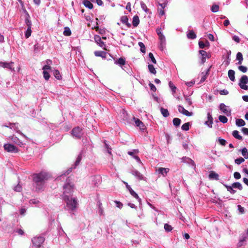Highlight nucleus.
<instances>
[{
	"mask_svg": "<svg viewBox=\"0 0 248 248\" xmlns=\"http://www.w3.org/2000/svg\"><path fill=\"white\" fill-rule=\"evenodd\" d=\"M72 171V168H70L68 169L64 173L58 176L56 180L57 181L61 180L63 181L64 180H66V182L65 184L63 185V193L62 195V197L64 195H68L69 196H71V194L73 192L74 189V185H72L70 182V179L68 177H67V175L71 172Z\"/></svg>",
	"mask_w": 248,
	"mask_h": 248,
	"instance_id": "1",
	"label": "nucleus"
},
{
	"mask_svg": "<svg viewBox=\"0 0 248 248\" xmlns=\"http://www.w3.org/2000/svg\"><path fill=\"white\" fill-rule=\"evenodd\" d=\"M49 177V174L45 171L34 174L33 175V180L35 184L36 189L38 191L42 190L44 187L45 181Z\"/></svg>",
	"mask_w": 248,
	"mask_h": 248,
	"instance_id": "2",
	"label": "nucleus"
},
{
	"mask_svg": "<svg viewBox=\"0 0 248 248\" xmlns=\"http://www.w3.org/2000/svg\"><path fill=\"white\" fill-rule=\"evenodd\" d=\"M62 199L66 203L65 209L74 215V212L77 210L78 205L77 198H73L68 195H64Z\"/></svg>",
	"mask_w": 248,
	"mask_h": 248,
	"instance_id": "3",
	"label": "nucleus"
},
{
	"mask_svg": "<svg viewBox=\"0 0 248 248\" xmlns=\"http://www.w3.org/2000/svg\"><path fill=\"white\" fill-rule=\"evenodd\" d=\"M45 241V238L43 236L35 237L32 238V246L34 248H40L41 245Z\"/></svg>",
	"mask_w": 248,
	"mask_h": 248,
	"instance_id": "4",
	"label": "nucleus"
},
{
	"mask_svg": "<svg viewBox=\"0 0 248 248\" xmlns=\"http://www.w3.org/2000/svg\"><path fill=\"white\" fill-rule=\"evenodd\" d=\"M71 134L75 138L80 139L82 137L83 133L82 132V129L79 126H77L72 129Z\"/></svg>",
	"mask_w": 248,
	"mask_h": 248,
	"instance_id": "5",
	"label": "nucleus"
},
{
	"mask_svg": "<svg viewBox=\"0 0 248 248\" xmlns=\"http://www.w3.org/2000/svg\"><path fill=\"white\" fill-rule=\"evenodd\" d=\"M219 108L221 112L227 116L231 115L232 110L229 106H226L224 103H221L219 106Z\"/></svg>",
	"mask_w": 248,
	"mask_h": 248,
	"instance_id": "6",
	"label": "nucleus"
},
{
	"mask_svg": "<svg viewBox=\"0 0 248 248\" xmlns=\"http://www.w3.org/2000/svg\"><path fill=\"white\" fill-rule=\"evenodd\" d=\"M247 84H248V77L246 75H243L240 79L239 86L241 89L247 90L248 87Z\"/></svg>",
	"mask_w": 248,
	"mask_h": 248,
	"instance_id": "7",
	"label": "nucleus"
},
{
	"mask_svg": "<svg viewBox=\"0 0 248 248\" xmlns=\"http://www.w3.org/2000/svg\"><path fill=\"white\" fill-rule=\"evenodd\" d=\"M4 149L9 153H16L18 152V149L13 144L9 143H6L3 146Z\"/></svg>",
	"mask_w": 248,
	"mask_h": 248,
	"instance_id": "8",
	"label": "nucleus"
},
{
	"mask_svg": "<svg viewBox=\"0 0 248 248\" xmlns=\"http://www.w3.org/2000/svg\"><path fill=\"white\" fill-rule=\"evenodd\" d=\"M159 42L158 47L159 49L162 51L165 49L166 45V38L165 36H162L161 37H159Z\"/></svg>",
	"mask_w": 248,
	"mask_h": 248,
	"instance_id": "9",
	"label": "nucleus"
},
{
	"mask_svg": "<svg viewBox=\"0 0 248 248\" xmlns=\"http://www.w3.org/2000/svg\"><path fill=\"white\" fill-rule=\"evenodd\" d=\"M138 153V149H134L131 151H128L127 154L131 156L133 158H134L138 163L141 164L142 163L140 157L138 156L135 155V154H137Z\"/></svg>",
	"mask_w": 248,
	"mask_h": 248,
	"instance_id": "10",
	"label": "nucleus"
},
{
	"mask_svg": "<svg viewBox=\"0 0 248 248\" xmlns=\"http://www.w3.org/2000/svg\"><path fill=\"white\" fill-rule=\"evenodd\" d=\"M199 54L201 55V56L200 57L201 61V64H202L205 62L206 59L207 58H209L210 56H209V55H208L207 53L204 50H199Z\"/></svg>",
	"mask_w": 248,
	"mask_h": 248,
	"instance_id": "11",
	"label": "nucleus"
},
{
	"mask_svg": "<svg viewBox=\"0 0 248 248\" xmlns=\"http://www.w3.org/2000/svg\"><path fill=\"white\" fill-rule=\"evenodd\" d=\"M248 238V234L245 233H242L239 237V242L237 245L239 247H240L244 245L245 242Z\"/></svg>",
	"mask_w": 248,
	"mask_h": 248,
	"instance_id": "12",
	"label": "nucleus"
},
{
	"mask_svg": "<svg viewBox=\"0 0 248 248\" xmlns=\"http://www.w3.org/2000/svg\"><path fill=\"white\" fill-rule=\"evenodd\" d=\"M13 63H14V62H0V67L5 68H7L12 71H15L14 68L12 67Z\"/></svg>",
	"mask_w": 248,
	"mask_h": 248,
	"instance_id": "13",
	"label": "nucleus"
},
{
	"mask_svg": "<svg viewBox=\"0 0 248 248\" xmlns=\"http://www.w3.org/2000/svg\"><path fill=\"white\" fill-rule=\"evenodd\" d=\"M131 173L139 180H145L146 179V178L136 170H132Z\"/></svg>",
	"mask_w": 248,
	"mask_h": 248,
	"instance_id": "14",
	"label": "nucleus"
},
{
	"mask_svg": "<svg viewBox=\"0 0 248 248\" xmlns=\"http://www.w3.org/2000/svg\"><path fill=\"white\" fill-rule=\"evenodd\" d=\"M24 12L26 14V17L25 19V24H26L28 28H31L32 23L30 19V16L26 10H25Z\"/></svg>",
	"mask_w": 248,
	"mask_h": 248,
	"instance_id": "15",
	"label": "nucleus"
},
{
	"mask_svg": "<svg viewBox=\"0 0 248 248\" xmlns=\"http://www.w3.org/2000/svg\"><path fill=\"white\" fill-rule=\"evenodd\" d=\"M134 119L135 120V125L139 127L140 130H144L145 128V126L143 123L139 119L134 118Z\"/></svg>",
	"mask_w": 248,
	"mask_h": 248,
	"instance_id": "16",
	"label": "nucleus"
},
{
	"mask_svg": "<svg viewBox=\"0 0 248 248\" xmlns=\"http://www.w3.org/2000/svg\"><path fill=\"white\" fill-rule=\"evenodd\" d=\"M182 162L187 163L194 167H195V164L193 160L186 156L182 158Z\"/></svg>",
	"mask_w": 248,
	"mask_h": 248,
	"instance_id": "17",
	"label": "nucleus"
},
{
	"mask_svg": "<svg viewBox=\"0 0 248 248\" xmlns=\"http://www.w3.org/2000/svg\"><path fill=\"white\" fill-rule=\"evenodd\" d=\"M94 39L95 42L98 44L100 47H103V46H105L104 42L101 41V39L100 36L95 35L94 37Z\"/></svg>",
	"mask_w": 248,
	"mask_h": 248,
	"instance_id": "18",
	"label": "nucleus"
},
{
	"mask_svg": "<svg viewBox=\"0 0 248 248\" xmlns=\"http://www.w3.org/2000/svg\"><path fill=\"white\" fill-rule=\"evenodd\" d=\"M209 178L210 180H219V175L214 171H211L209 174Z\"/></svg>",
	"mask_w": 248,
	"mask_h": 248,
	"instance_id": "19",
	"label": "nucleus"
},
{
	"mask_svg": "<svg viewBox=\"0 0 248 248\" xmlns=\"http://www.w3.org/2000/svg\"><path fill=\"white\" fill-rule=\"evenodd\" d=\"M169 171L170 169L169 168H159L157 170L158 173L162 174L163 176H165Z\"/></svg>",
	"mask_w": 248,
	"mask_h": 248,
	"instance_id": "20",
	"label": "nucleus"
},
{
	"mask_svg": "<svg viewBox=\"0 0 248 248\" xmlns=\"http://www.w3.org/2000/svg\"><path fill=\"white\" fill-rule=\"evenodd\" d=\"M121 21L125 24L127 27H131V24L128 22V19L127 16H124L121 17Z\"/></svg>",
	"mask_w": 248,
	"mask_h": 248,
	"instance_id": "21",
	"label": "nucleus"
},
{
	"mask_svg": "<svg viewBox=\"0 0 248 248\" xmlns=\"http://www.w3.org/2000/svg\"><path fill=\"white\" fill-rule=\"evenodd\" d=\"M97 205L98 208V213L99 215L104 216L105 214L102 203L100 201H98L97 203Z\"/></svg>",
	"mask_w": 248,
	"mask_h": 248,
	"instance_id": "22",
	"label": "nucleus"
},
{
	"mask_svg": "<svg viewBox=\"0 0 248 248\" xmlns=\"http://www.w3.org/2000/svg\"><path fill=\"white\" fill-rule=\"evenodd\" d=\"M125 59L121 57L119 59L114 61V63L120 66H122L125 64Z\"/></svg>",
	"mask_w": 248,
	"mask_h": 248,
	"instance_id": "23",
	"label": "nucleus"
},
{
	"mask_svg": "<svg viewBox=\"0 0 248 248\" xmlns=\"http://www.w3.org/2000/svg\"><path fill=\"white\" fill-rule=\"evenodd\" d=\"M94 53L95 56L101 57L103 58H105L107 55V53L103 51H96Z\"/></svg>",
	"mask_w": 248,
	"mask_h": 248,
	"instance_id": "24",
	"label": "nucleus"
},
{
	"mask_svg": "<svg viewBox=\"0 0 248 248\" xmlns=\"http://www.w3.org/2000/svg\"><path fill=\"white\" fill-rule=\"evenodd\" d=\"M228 77L230 78V79L232 81H234L235 80V72L233 70H229L228 71Z\"/></svg>",
	"mask_w": 248,
	"mask_h": 248,
	"instance_id": "25",
	"label": "nucleus"
},
{
	"mask_svg": "<svg viewBox=\"0 0 248 248\" xmlns=\"http://www.w3.org/2000/svg\"><path fill=\"white\" fill-rule=\"evenodd\" d=\"M130 194L133 196L135 198H136V199L138 200V202H139L140 203H141V199L139 197V196H138V195L132 189V188H130V190L129 191Z\"/></svg>",
	"mask_w": 248,
	"mask_h": 248,
	"instance_id": "26",
	"label": "nucleus"
},
{
	"mask_svg": "<svg viewBox=\"0 0 248 248\" xmlns=\"http://www.w3.org/2000/svg\"><path fill=\"white\" fill-rule=\"evenodd\" d=\"M139 23H140V19H139V16H135L133 17V19H132L133 26L134 27H136L138 26V25L139 24Z\"/></svg>",
	"mask_w": 248,
	"mask_h": 248,
	"instance_id": "27",
	"label": "nucleus"
},
{
	"mask_svg": "<svg viewBox=\"0 0 248 248\" xmlns=\"http://www.w3.org/2000/svg\"><path fill=\"white\" fill-rule=\"evenodd\" d=\"M140 6L141 9L147 14H151L150 10L147 8L146 5L143 2L140 1Z\"/></svg>",
	"mask_w": 248,
	"mask_h": 248,
	"instance_id": "28",
	"label": "nucleus"
},
{
	"mask_svg": "<svg viewBox=\"0 0 248 248\" xmlns=\"http://www.w3.org/2000/svg\"><path fill=\"white\" fill-rule=\"evenodd\" d=\"M187 37L188 39H194L196 38V34L192 30L189 31L187 33Z\"/></svg>",
	"mask_w": 248,
	"mask_h": 248,
	"instance_id": "29",
	"label": "nucleus"
},
{
	"mask_svg": "<svg viewBox=\"0 0 248 248\" xmlns=\"http://www.w3.org/2000/svg\"><path fill=\"white\" fill-rule=\"evenodd\" d=\"M235 124L237 126H243L246 124L245 122L242 119H237L236 120Z\"/></svg>",
	"mask_w": 248,
	"mask_h": 248,
	"instance_id": "30",
	"label": "nucleus"
},
{
	"mask_svg": "<svg viewBox=\"0 0 248 248\" xmlns=\"http://www.w3.org/2000/svg\"><path fill=\"white\" fill-rule=\"evenodd\" d=\"M232 135L235 139L237 140H242L243 139L242 137L239 135V131L237 130L233 131Z\"/></svg>",
	"mask_w": 248,
	"mask_h": 248,
	"instance_id": "31",
	"label": "nucleus"
},
{
	"mask_svg": "<svg viewBox=\"0 0 248 248\" xmlns=\"http://www.w3.org/2000/svg\"><path fill=\"white\" fill-rule=\"evenodd\" d=\"M236 60L238 61V64H241L243 60V55L241 52H238L236 54Z\"/></svg>",
	"mask_w": 248,
	"mask_h": 248,
	"instance_id": "32",
	"label": "nucleus"
},
{
	"mask_svg": "<svg viewBox=\"0 0 248 248\" xmlns=\"http://www.w3.org/2000/svg\"><path fill=\"white\" fill-rule=\"evenodd\" d=\"M83 4L86 7L90 9L93 8V4L88 0H84Z\"/></svg>",
	"mask_w": 248,
	"mask_h": 248,
	"instance_id": "33",
	"label": "nucleus"
},
{
	"mask_svg": "<svg viewBox=\"0 0 248 248\" xmlns=\"http://www.w3.org/2000/svg\"><path fill=\"white\" fill-rule=\"evenodd\" d=\"M160 112L162 114V115L164 117H167L169 116V112L168 110L166 108H164L162 107H161L160 108Z\"/></svg>",
	"mask_w": 248,
	"mask_h": 248,
	"instance_id": "34",
	"label": "nucleus"
},
{
	"mask_svg": "<svg viewBox=\"0 0 248 248\" xmlns=\"http://www.w3.org/2000/svg\"><path fill=\"white\" fill-rule=\"evenodd\" d=\"M232 186L233 188H237L239 190H241L243 189V186L239 182H235L232 184Z\"/></svg>",
	"mask_w": 248,
	"mask_h": 248,
	"instance_id": "35",
	"label": "nucleus"
},
{
	"mask_svg": "<svg viewBox=\"0 0 248 248\" xmlns=\"http://www.w3.org/2000/svg\"><path fill=\"white\" fill-rule=\"evenodd\" d=\"M207 119H208V120L209 121V127L212 128V124L213 123V118L212 115L210 112H208V113H207Z\"/></svg>",
	"mask_w": 248,
	"mask_h": 248,
	"instance_id": "36",
	"label": "nucleus"
},
{
	"mask_svg": "<svg viewBox=\"0 0 248 248\" xmlns=\"http://www.w3.org/2000/svg\"><path fill=\"white\" fill-rule=\"evenodd\" d=\"M18 123H13L10 124V126L5 125L6 127H9L11 129H13L15 130H16L17 132H18Z\"/></svg>",
	"mask_w": 248,
	"mask_h": 248,
	"instance_id": "37",
	"label": "nucleus"
},
{
	"mask_svg": "<svg viewBox=\"0 0 248 248\" xmlns=\"http://www.w3.org/2000/svg\"><path fill=\"white\" fill-rule=\"evenodd\" d=\"M169 87L170 88V89H171L172 94H174V93H175L176 91L177 88L171 81H170L169 82Z\"/></svg>",
	"mask_w": 248,
	"mask_h": 248,
	"instance_id": "38",
	"label": "nucleus"
},
{
	"mask_svg": "<svg viewBox=\"0 0 248 248\" xmlns=\"http://www.w3.org/2000/svg\"><path fill=\"white\" fill-rule=\"evenodd\" d=\"M224 186L227 188V190L229 191L231 194H233L236 192V191L233 189V187L231 186H228L226 184H223Z\"/></svg>",
	"mask_w": 248,
	"mask_h": 248,
	"instance_id": "39",
	"label": "nucleus"
},
{
	"mask_svg": "<svg viewBox=\"0 0 248 248\" xmlns=\"http://www.w3.org/2000/svg\"><path fill=\"white\" fill-rule=\"evenodd\" d=\"M82 154H83V151H82L80 152V153H79V154L78 155L77 158V160L75 163V166H77L79 164V163L82 159Z\"/></svg>",
	"mask_w": 248,
	"mask_h": 248,
	"instance_id": "40",
	"label": "nucleus"
},
{
	"mask_svg": "<svg viewBox=\"0 0 248 248\" xmlns=\"http://www.w3.org/2000/svg\"><path fill=\"white\" fill-rule=\"evenodd\" d=\"M181 120L178 118H175L173 119L172 123L174 126H179L181 124Z\"/></svg>",
	"mask_w": 248,
	"mask_h": 248,
	"instance_id": "41",
	"label": "nucleus"
},
{
	"mask_svg": "<svg viewBox=\"0 0 248 248\" xmlns=\"http://www.w3.org/2000/svg\"><path fill=\"white\" fill-rule=\"evenodd\" d=\"M53 75L54 77L57 78V79H61L62 78V76L58 70H54L53 71Z\"/></svg>",
	"mask_w": 248,
	"mask_h": 248,
	"instance_id": "42",
	"label": "nucleus"
},
{
	"mask_svg": "<svg viewBox=\"0 0 248 248\" xmlns=\"http://www.w3.org/2000/svg\"><path fill=\"white\" fill-rule=\"evenodd\" d=\"M241 154L245 159L248 158V152L246 148L244 147L241 150Z\"/></svg>",
	"mask_w": 248,
	"mask_h": 248,
	"instance_id": "43",
	"label": "nucleus"
},
{
	"mask_svg": "<svg viewBox=\"0 0 248 248\" xmlns=\"http://www.w3.org/2000/svg\"><path fill=\"white\" fill-rule=\"evenodd\" d=\"M11 140L16 144L20 145L22 144V142L20 141V140L16 137L12 136L11 138Z\"/></svg>",
	"mask_w": 248,
	"mask_h": 248,
	"instance_id": "44",
	"label": "nucleus"
},
{
	"mask_svg": "<svg viewBox=\"0 0 248 248\" xmlns=\"http://www.w3.org/2000/svg\"><path fill=\"white\" fill-rule=\"evenodd\" d=\"M218 119L219 121L222 123L223 124H226L228 122V119L225 116L220 115L218 117Z\"/></svg>",
	"mask_w": 248,
	"mask_h": 248,
	"instance_id": "45",
	"label": "nucleus"
},
{
	"mask_svg": "<svg viewBox=\"0 0 248 248\" xmlns=\"http://www.w3.org/2000/svg\"><path fill=\"white\" fill-rule=\"evenodd\" d=\"M63 34L65 36H70L71 34V31L69 27H65L64 29Z\"/></svg>",
	"mask_w": 248,
	"mask_h": 248,
	"instance_id": "46",
	"label": "nucleus"
},
{
	"mask_svg": "<svg viewBox=\"0 0 248 248\" xmlns=\"http://www.w3.org/2000/svg\"><path fill=\"white\" fill-rule=\"evenodd\" d=\"M138 44L139 46L140 47L141 52L143 53H145L146 48L144 44L141 42H139Z\"/></svg>",
	"mask_w": 248,
	"mask_h": 248,
	"instance_id": "47",
	"label": "nucleus"
},
{
	"mask_svg": "<svg viewBox=\"0 0 248 248\" xmlns=\"http://www.w3.org/2000/svg\"><path fill=\"white\" fill-rule=\"evenodd\" d=\"M148 69L151 73L153 74L154 75H155L156 73V71L153 65L150 64H149Z\"/></svg>",
	"mask_w": 248,
	"mask_h": 248,
	"instance_id": "48",
	"label": "nucleus"
},
{
	"mask_svg": "<svg viewBox=\"0 0 248 248\" xmlns=\"http://www.w3.org/2000/svg\"><path fill=\"white\" fill-rule=\"evenodd\" d=\"M226 52H227V55L226 57L227 60L226 62V64L227 65H228L230 63V62L231 61L230 56L231 54V50H226Z\"/></svg>",
	"mask_w": 248,
	"mask_h": 248,
	"instance_id": "49",
	"label": "nucleus"
},
{
	"mask_svg": "<svg viewBox=\"0 0 248 248\" xmlns=\"http://www.w3.org/2000/svg\"><path fill=\"white\" fill-rule=\"evenodd\" d=\"M189 123H186L182 125L181 128L184 131H187L189 129Z\"/></svg>",
	"mask_w": 248,
	"mask_h": 248,
	"instance_id": "50",
	"label": "nucleus"
},
{
	"mask_svg": "<svg viewBox=\"0 0 248 248\" xmlns=\"http://www.w3.org/2000/svg\"><path fill=\"white\" fill-rule=\"evenodd\" d=\"M211 10L213 13H216L219 10V6L217 4H214L212 5Z\"/></svg>",
	"mask_w": 248,
	"mask_h": 248,
	"instance_id": "51",
	"label": "nucleus"
},
{
	"mask_svg": "<svg viewBox=\"0 0 248 248\" xmlns=\"http://www.w3.org/2000/svg\"><path fill=\"white\" fill-rule=\"evenodd\" d=\"M31 28H27V29L25 33V36L26 38H28L29 37H30L31 35Z\"/></svg>",
	"mask_w": 248,
	"mask_h": 248,
	"instance_id": "52",
	"label": "nucleus"
},
{
	"mask_svg": "<svg viewBox=\"0 0 248 248\" xmlns=\"http://www.w3.org/2000/svg\"><path fill=\"white\" fill-rule=\"evenodd\" d=\"M164 229L166 232H169L172 230V227L169 224L166 223L164 225Z\"/></svg>",
	"mask_w": 248,
	"mask_h": 248,
	"instance_id": "53",
	"label": "nucleus"
},
{
	"mask_svg": "<svg viewBox=\"0 0 248 248\" xmlns=\"http://www.w3.org/2000/svg\"><path fill=\"white\" fill-rule=\"evenodd\" d=\"M149 57L151 59V62L155 64L156 63V60L155 59L154 55L152 53L150 52L149 54Z\"/></svg>",
	"mask_w": 248,
	"mask_h": 248,
	"instance_id": "54",
	"label": "nucleus"
},
{
	"mask_svg": "<svg viewBox=\"0 0 248 248\" xmlns=\"http://www.w3.org/2000/svg\"><path fill=\"white\" fill-rule=\"evenodd\" d=\"M245 160L243 158L240 157L239 158H237L235 160V163L238 165H239L244 162Z\"/></svg>",
	"mask_w": 248,
	"mask_h": 248,
	"instance_id": "55",
	"label": "nucleus"
},
{
	"mask_svg": "<svg viewBox=\"0 0 248 248\" xmlns=\"http://www.w3.org/2000/svg\"><path fill=\"white\" fill-rule=\"evenodd\" d=\"M95 30L99 32V33L101 34H103L105 32V31L104 29H100L98 26H96L95 27Z\"/></svg>",
	"mask_w": 248,
	"mask_h": 248,
	"instance_id": "56",
	"label": "nucleus"
},
{
	"mask_svg": "<svg viewBox=\"0 0 248 248\" xmlns=\"http://www.w3.org/2000/svg\"><path fill=\"white\" fill-rule=\"evenodd\" d=\"M43 74L44 78L46 80H48L50 78V75H49V73L47 71H43Z\"/></svg>",
	"mask_w": 248,
	"mask_h": 248,
	"instance_id": "57",
	"label": "nucleus"
},
{
	"mask_svg": "<svg viewBox=\"0 0 248 248\" xmlns=\"http://www.w3.org/2000/svg\"><path fill=\"white\" fill-rule=\"evenodd\" d=\"M232 39L236 43H239L240 42V39L237 35H233L232 37Z\"/></svg>",
	"mask_w": 248,
	"mask_h": 248,
	"instance_id": "58",
	"label": "nucleus"
},
{
	"mask_svg": "<svg viewBox=\"0 0 248 248\" xmlns=\"http://www.w3.org/2000/svg\"><path fill=\"white\" fill-rule=\"evenodd\" d=\"M238 69L243 72V73H246L247 71V68L246 67V66H242V65H240L238 66Z\"/></svg>",
	"mask_w": 248,
	"mask_h": 248,
	"instance_id": "59",
	"label": "nucleus"
},
{
	"mask_svg": "<svg viewBox=\"0 0 248 248\" xmlns=\"http://www.w3.org/2000/svg\"><path fill=\"white\" fill-rule=\"evenodd\" d=\"M114 202L116 204V206L120 208V209H121L122 208L123 206V204L122 202H120L119 201H114Z\"/></svg>",
	"mask_w": 248,
	"mask_h": 248,
	"instance_id": "60",
	"label": "nucleus"
},
{
	"mask_svg": "<svg viewBox=\"0 0 248 248\" xmlns=\"http://www.w3.org/2000/svg\"><path fill=\"white\" fill-rule=\"evenodd\" d=\"M208 71H209V70H208V71H207L205 75H203L202 76V77L201 78V79L200 80V83L203 82L206 80V79L207 78V75L208 74Z\"/></svg>",
	"mask_w": 248,
	"mask_h": 248,
	"instance_id": "61",
	"label": "nucleus"
},
{
	"mask_svg": "<svg viewBox=\"0 0 248 248\" xmlns=\"http://www.w3.org/2000/svg\"><path fill=\"white\" fill-rule=\"evenodd\" d=\"M238 210L241 214H244L245 212V209L244 207H242L240 205H237Z\"/></svg>",
	"mask_w": 248,
	"mask_h": 248,
	"instance_id": "62",
	"label": "nucleus"
},
{
	"mask_svg": "<svg viewBox=\"0 0 248 248\" xmlns=\"http://www.w3.org/2000/svg\"><path fill=\"white\" fill-rule=\"evenodd\" d=\"M218 142L222 146H225L226 144V141L223 139L219 138L218 139Z\"/></svg>",
	"mask_w": 248,
	"mask_h": 248,
	"instance_id": "63",
	"label": "nucleus"
},
{
	"mask_svg": "<svg viewBox=\"0 0 248 248\" xmlns=\"http://www.w3.org/2000/svg\"><path fill=\"white\" fill-rule=\"evenodd\" d=\"M242 133L246 135H248V128L246 127H243L241 129Z\"/></svg>",
	"mask_w": 248,
	"mask_h": 248,
	"instance_id": "64",
	"label": "nucleus"
}]
</instances>
